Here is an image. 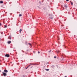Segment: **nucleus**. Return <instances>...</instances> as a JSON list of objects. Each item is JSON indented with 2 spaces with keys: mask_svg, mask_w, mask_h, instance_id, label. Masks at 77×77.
<instances>
[{
  "mask_svg": "<svg viewBox=\"0 0 77 77\" xmlns=\"http://www.w3.org/2000/svg\"><path fill=\"white\" fill-rule=\"evenodd\" d=\"M2 73L3 74L4 76H6V75H7V74L6 73L2 72Z\"/></svg>",
  "mask_w": 77,
  "mask_h": 77,
  "instance_id": "obj_2",
  "label": "nucleus"
},
{
  "mask_svg": "<svg viewBox=\"0 0 77 77\" xmlns=\"http://www.w3.org/2000/svg\"><path fill=\"white\" fill-rule=\"evenodd\" d=\"M65 77H67L66 76H65Z\"/></svg>",
  "mask_w": 77,
  "mask_h": 77,
  "instance_id": "obj_25",
  "label": "nucleus"
},
{
  "mask_svg": "<svg viewBox=\"0 0 77 77\" xmlns=\"http://www.w3.org/2000/svg\"><path fill=\"white\" fill-rule=\"evenodd\" d=\"M5 28H6L7 27V26L6 25L4 26Z\"/></svg>",
  "mask_w": 77,
  "mask_h": 77,
  "instance_id": "obj_10",
  "label": "nucleus"
},
{
  "mask_svg": "<svg viewBox=\"0 0 77 77\" xmlns=\"http://www.w3.org/2000/svg\"><path fill=\"white\" fill-rule=\"evenodd\" d=\"M66 1H67V2H69V0H66Z\"/></svg>",
  "mask_w": 77,
  "mask_h": 77,
  "instance_id": "obj_20",
  "label": "nucleus"
},
{
  "mask_svg": "<svg viewBox=\"0 0 77 77\" xmlns=\"http://www.w3.org/2000/svg\"><path fill=\"white\" fill-rule=\"evenodd\" d=\"M31 65H37V64H34V63H32V64H31L29 66H30Z\"/></svg>",
  "mask_w": 77,
  "mask_h": 77,
  "instance_id": "obj_7",
  "label": "nucleus"
},
{
  "mask_svg": "<svg viewBox=\"0 0 77 77\" xmlns=\"http://www.w3.org/2000/svg\"><path fill=\"white\" fill-rule=\"evenodd\" d=\"M9 39H11V38L10 37V38H9Z\"/></svg>",
  "mask_w": 77,
  "mask_h": 77,
  "instance_id": "obj_21",
  "label": "nucleus"
},
{
  "mask_svg": "<svg viewBox=\"0 0 77 77\" xmlns=\"http://www.w3.org/2000/svg\"><path fill=\"white\" fill-rule=\"evenodd\" d=\"M5 57H9V55L8 54H6L5 55Z\"/></svg>",
  "mask_w": 77,
  "mask_h": 77,
  "instance_id": "obj_3",
  "label": "nucleus"
},
{
  "mask_svg": "<svg viewBox=\"0 0 77 77\" xmlns=\"http://www.w3.org/2000/svg\"><path fill=\"white\" fill-rule=\"evenodd\" d=\"M38 54H39V53H40V52H39V51H38Z\"/></svg>",
  "mask_w": 77,
  "mask_h": 77,
  "instance_id": "obj_19",
  "label": "nucleus"
},
{
  "mask_svg": "<svg viewBox=\"0 0 77 77\" xmlns=\"http://www.w3.org/2000/svg\"><path fill=\"white\" fill-rule=\"evenodd\" d=\"M0 72H1V70H0Z\"/></svg>",
  "mask_w": 77,
  "mask_h": 77,
  "instance_id": "obj_26",
  "label": "nucleus"
},
{
  "mask_svg": "<svg viewBox=\"0 0 77 77\" xmlns=\"http://www.w3.org/2000/svg\"><path fill=\"white\" fill-rule=\"evenodd\" d=\"M46 71H48L49 70V69H45Z\"/></svg>",
  "mask_w": 77,
  "mask_h": 77,
  "instance_id": "obj_16",
  "label": "nucleus"
},
{
  "mask_svg": "<svg viewBox=\"0 0 77 77\" xmlns=\"http://www.w3.org/2000/svg\"><path fill=\"white\" fill-rule=\"evenodd\" d=\"M51 50H50L49 51V53H51Z\"/></svg>",
  "mask_w": 77,
  "mask_h": 77,
  "instance_id": "obj_17",
  "label": "nucleus"
},
{
  "mask_svg": "<svg viewBox=\"0 0 77 77\" xmlns=\"http://www.w3.org/2000/svg\"><path fill=\"white\" fill-rule=\"evenodd\" d=\"M4 71L5 72H7V73L8 72V70L6 69L4 70Z\"/></svg>",
  "mask_w": 77,
  "mask_h": 77,
  "instance_id": "obj_4",
  "label": "nucleus"
},
{
  "mask_svg": "<svg viewBox=\"0 0 77 77\" xmlns=\"http://www.w3.org/2000/svg\"><path fill=\"white\" fill-rule=\"evenodd\" d=\"M2 25V23H0V26H1Z\"/></svg>",
  "mask_w": 77,
  "mask_h": 77,
  "instance_id": "obj_23",
  "label": "nucleus"
},
{
  "mask_svg": "<svg viewBox=\"0 0 77 77\" xmlns=\"http://www.w3.org/2000/svg\"><path fill=\"white\" fill-rule=\"evenodd\" d=\"M11 43V41H8V44H10V43Z\"/></svg>",
  "mask_w": 77,
  "mask_h": 77,
  "instance_id": "obj_5",
  "label": "nucleus"
},
{
  "mask_svg": "<svg viewBox=\"0 0 77 77\" xmlns=\"http://www.w3.org/2000/svg\"><path fill=\"white\" fill-rule=\"evenodd\" d=\"M22 16V14H20L19 15V17H21Z\"/></svg>",
  "mask_w": 77,
  "mask_h": 77,
  "instance_id": "obj_13",
  "label": "nucleus"
},
{
  "mask_svg": "<svg viewBox=\"0 0 77 77\" xmlns=\"http://www.w3.org/2000/svg\"><path fill=\"white\" fill-rule=\"evenodd\" d=\"M29 45H30V46H32V45H31V44L30 43H28Z\"/></svg>",
  "mask_w": 77,
  "mask_h": 77,
  "instance_id": "obj_15",
  "label": "nucleus"
},
{
  "mask_svg": "<svg viewBox=\"0 0 77 77\" xmlns=\"http://www.w3.org/2000/svg\"><path fill=\"white\" fill-rule=\"evenodd\" d=\"M64 7H65V9H66L67 8V6L66 5H65Z\"/></svg>",
  "mask_w": 77,
  "mask_h": 77,
  "instance_id": "obj_6",
  "label": "nucleus"
},
{
  "mask_svg": "<svg viewBox=\"0 0 77 77\" xmlns=\"http://www.w3.org/2000/svg\"><path fill=\"white\" fill-rule=\"evenodd\" d=\"M59 52H60V51H57V53H58Z\"/></svg>",
  "mask_w": 77,
  "mask_h": 77,
  "instance_id": "obj_9",
  "label": "nucleus"
},
{
  "mask_svg": "<svg viewBox=\"0 0 77 77\" xmlns=\"http://www.w3.org/2000/svg\"><path fill=\"white\" fill-rule=\"evenodd\" d=\"M52 68H54V65H52L51 66Z\"/></svg>",
  "mask_w": 77,
  "mask_h": 77,
  "instance_id": "obj_11",
  "label": "nucleus"
},
{
  "mask_svg": "<svg viewBox=\"0 0 77 77\" xmlns=\"http://www.w3.org/2000/svg\"><path fill=\"white\" fill-rule=\"evenodd\" d=\"M54 58H56V56H55L54 57Z\"/></svg>",
  "mask_w": 77,
  "mask_h": 77,
  "instance_id": "obj_22",
  "label": "nucleus"
},
{
  "mask_svg": "<svg viewBox=\"0 0 77 77\" xmlns=\"http://www.w3.org/2000/svg\"><path fill=\"white\" fill-rule=\"evenodd\" d=\"M71 5H73V3L72 2H71Z\"/></svg>",
  "mask_w": 77,
  "mask_h": 77,
  "instance_id": "obj_14",
  "label": "nucleus"
},
{
  "mask_svg": "<svg viewBox=\"0 0 77 77\" xmlns=\"http://www.w3.org/2000/svg\"><path fill=\"white\" fill-rule=\"evenodd\" d=\"M1 34H2V35H3V33L2 32H1Z\"/></svg>",
  "mask_w": 77,
  "mask_h": 77,
  "instance_id": "obj_18",
  "label": "nucleus"
},
{
  "mask_svg": "<svg viewBox=\"0 0 77 77\" xmlns=\"http://www.w3.org/2000/svg\"><path fill=\"white\" fill-rule=\"evenodd\" d=\"M28 66H29L26 69H27V68H28Z\"/></svg>",
  "mask_w": 77,
  "mask_h": 77,
  "instance_id": "obj_24",
  "label": "nucleus"
},
{
  "mask_svg": "<svg viewBox=\"0 0 77 77\" xmlns=\"http://www.w3.org/2000/svg\"><path fill=\"white\" fill-rule=\"evenodd\" d=\"M3 3V2L2 1H0V3Z\"/></svg>",
  "mask_w": 77,
  "mask_h": 77,
  "instance_id": "obj_12",
  "label": "nucleus"
},
{
  "mask_svg": "<svg viewBox=\"0 0 77 77\" xmlns=\"http://www.w3.org/2000/svg\"><path fill=\"white\" fill-rule=\"evenodd\" d=\"M49 17L50 19H51V20H52L53 18V15H52V14H49Z\"/></svg>",
  "mask_w": 77,
  "mask_h": 77,
  "instance_id": "obj_1",
  "label": "nucleus"
},
{
  "mask_svg": "<svg viewBox=\"0 0 77 77\" xmlns=\"http://www.w3.org/2000/svg\"><path fill=\"white\" fill-rule=\"evenodd\" d=\"M21 31H22V29H20L19 30V32L20 33H21Z\"/></svg>",
  "mask_w": 77,
  "mask_h": 77,
  "instance_id": "obj_8",
  "label": "nucleus"
}]
</instances>
